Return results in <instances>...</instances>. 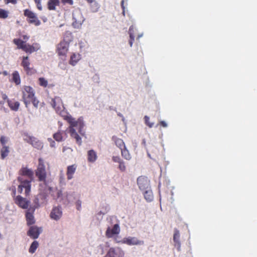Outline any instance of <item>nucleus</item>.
<instances>
[{
  "instance_id": "nucleus-60",
  "label": "nucleus",
  "mask_w": 257,
  "mask_h": 257,
  "mask_svg": "<svg viewBox=\"0 0 257 257\" xmlns=\"http://www.w3.org/2000/svg\"><path fill=\"white\" fill-rule=\"evenodd\" d=\"M145 143H146L145 141V140H143V144H145Z\"/></svg>"
},
{
  "instance_id": "nucleus-17",
  "label": "nucleus",
  "mask_w": 257,
  "mask_h": 257,
  "mask_svg": "<svg viewBox=\"0 0 257 257\" xmlns=\"http://www.w3.org/2000/svg\"><path fill=\"white\" fill-rule=\"evenodd\" d=\"M42 231V229L41 228H39L36 226H32L28 231V234L30 236L35 239L38 237Z\"/></svg>"
},
{
  "instance_id": "nucleus-32",
  "label": "nucleus",
  "mask_w": 257,
  "mask_h": 257,
  "mask_svg": "<svg viewBox=\"0 0 257 257\" xmlns=\"http://www.w3.org/2000/svg\"><path fill=\"white\" fill-rule=\"evenodd\" d=\"M22 64L24 68H25L26 69L29 68V66L30 65V63L28 61V56L23 57Z\"/></svg>"
},
{
  "instance_id": "nucleus-38",
  "label": "nucleus",
  "mask_w": 257,
  "mask_h": 257,
  "mask_svg": "<svg viewBox=\"0 0 257 257\" xmlns=\"http://www.w3.org/2000/svg\"><path fill=\"white\" fill-rule=\"evenodd\" d=\"M84 122L83 121L79 125H78V132L81 135V136H84L85 135V131L83 130V126H84Z\"/></svg>"
},
{
  "instance_id": "nucleus-44",
  "label": "nucleus",
  "mask_w": 257,
  "mask_h": 257,
  "mask_svg": "<svg viewBox=\"0 0 257 257\" xmlns=\"http://www.w3.org/2000/svg\"><path fill=\"white\" fill-rule=\"evenodd\" d=\"M113 240H114L116 242H121L122 243L123 239H121V237L118 236V234L114 235Z\"/></svg>"
},
{
  "instance_id": "nucleus-15",
  "label": "nucleus",
  "mask_w": 257,
  "mask_h": 257,
  "mask_svg": "<svg viewBox=\"0 0 257 257\" xmlns=\"http://www.w3.org/2000/svg\"><path fill=\"white\" fill-rule=\"evenodd\" d=\"M122 243H125L129 245H142L144 244V241L138 239V238L135 237H128L123 239Z\"/></svg>"
},
{
  "instance_id": "nucleus-35",
  "label": "nucleus",
  "mask_w": 257,
  "mask_h": 257,
  "mask_svg": "<svg viewBox=\"0 0 257 257\" xmlns=\"http://www.w3.org/2000/svg\"><path fill=\"white\" fill-rule=\"evenodd\" d=\"M39 84L41 86L43 87H46L48 85V81L47 80L43 77L40 78L39 79Z\"/></svg>"
},
{
  "instance_id": "nucleus-62",
  "label": "nucleus",
  "mask_w": 257,
  "mask_h": 257,
  "mask_svg": "<svg viewBox=\"0 0 257 257\" xmlns=\"http://www.w3.org/2000/svg\"><path fill=\"white\" fill-rule=\"evenodd\" d=\"M62 26H63V25H60L59 27H62Z\"/></svg>"
},
{
  "instance_id": "nucleus-43",
  "label": "nucleus",
  "mask_w": 257,
  "mask_h": 257,
  "mask_svg": "<svg viewBox=\"0 0 257 257\" xmlns=\"http://www.w3.org/2000/svg\"><path fill=\"white\" fill-rule=\"evenodd\" d=\"M54 138L57 141H60L62 140V137L60 134L59 133H56L53 136Z\"/></svg>"
},
{
  "instance_id": "nucleus-14",
  "label": "nucleus",
  "mask_w": 257,
  "mask_h": 257,
  "mask_svg": "<svg viewBox=\"0 0 257 257\" xmlns=\"http://www.w3.org/2000/svg\"><path fill=\"white\" fill-rule=\"evenodd\" d=\"M24 140L38 150H40L43 147V143L33 137H27L24 139Z\"/></svg>"
},
{
  "instance_id": "nucleus-10",
  "label": "nucleus",
  "mask_w": 257,
  "mask_h": 257,
  "mask_svg": "<svg viewBox=\"0 0 257 257\" xmlns=\"http://www.w3.org/2000/svg\"><path fill=\"white\" fill-rule=\"evenodd\" d=\"M47 202V195L44 194H39L37 195L34 200L35 208H38L46 204Z\"/></svg>"
},
{
  "instance_id": "nucleus-48",
  "label": "nucleus",
  "mask_w": 257,
  "mask_h": 257,
  "mask_svg": "<svg viewBox=\"0 0 257 257\" xmlns=\"http://www.w3.org/2000/svg\"><path fill=\"white\" fill-rule=\"evenodd\" d=\"M62 2L64 3H68L71 5H73V4L72 0H62Z\"/></svg>"
},
{
  "instance_id": "nucleus-19",
  "label": "nucleus",
  "mask_w": 257,
  "mask_h": 257,
  "mask_svg": "<svg viewBox=\"0 0 257 257\" xmlns=\"http://www.w3.org/2000/svg\"><path fill=\"white\" fill-rule=\"evenodd\" d=\"M16 203L20 207L26 209L29 206L30 202L21 196H18L16 199Z\"/></svg>"
},
{
  "instance_id": "nucleus-40",
  "label": "nucleus",
  "mask_w": 257,
  "mask_h": 257,
  "mask_svg": "<svg viewBox=\"0 0 257 257\" xmlns=\"http://www.w3.org/2000/svg\"><path fill=\"white\" fill-rule=\"evenodd\" d=\"M92 10L93 12H96L98 11L99 9V5L98 3L94 1L93 3L91 5Z\"/></svg>"
},
{
  "instance_id": "nucleus-33",
  "label": "nucleus",
  "mask_w": 257,
  "mask_h": 257,
  "mask_svg": "<svg viewBox=\"0 0 257 257\" xmlns=\"http://www.w3.org/2000/svg\"><path fill=\"white\" fill-rule=\"evenodd\" d=\"M13 81L16 83V84H19L20 83V79L19 74L16 72L13 73Z\"/></svg>"
},
{
  "instance_id": "nucleus-11",
  "label": "nucleus",
  "mask_w": 257,
  "mask_h": 257,
  "mask_svg": "<svg viewBox=\"0 0 257 257\" xmlns=\"http://www.w3.org/2000/svg\"><path fill=\"white\" fill-rule=\"evenodd\" d=\"M137 183L139 188L142 190L150 188V180L147 177L142 176L138 177Z\"/></svg>"
},
{
  "instance_id": "nucleus-28",
  "label": "nucleus",
  "mask_w": 257,
  "mask_h": 257,
  "mask_svg": "<svg viewBox=\"0 0 257 257\" xmlns=\"http://www.w3.org/2000/svg\"><path fill=\"white\" fill-rule=\"evenodd\" d=\"M9 152L10 150L8 146L3 147L1 151V158L2 159H5L7 156H8Z\"/></svg>"
},
{
  "instance_id": "nucleus-42",
  "label": "nucleus",
  "mask_w": 257,
  "mask_h": 257,
  "mask_svg": "<svg viewBox=\"0 0 257 257\" xmlns=\"http://www.w3.org/2000/svg\"><path fill=\"white\" fill-rule=\"evenodd\" d=\"M105 235L107 237H111L112 236V228L111 227L107 228Z\"/></svg>"
},
{
  "instance_id": "nucleus-1",
  "label": "nucleus",
  "mask_w": 257,
  "mask_h": 257,
  "mask_svg": "<svg viewBox=\"0 0 257 257\" xmlns=\"http://www.w3.org/2000/svg\"><path fill=\"white\" fill-rule=\"evenodd\" d=\"M64 118L70 124V126L68 128L69 132L70 134V136L72 138H74L76 140V142L79 146L82 144V140L81 137L76 132L74 127L78 126L81 123L83 122V120L81 118H78L77 120H75L74 118H72L69 115H62Z\"/></svg>"
},
{
  "instance_id": "nucleus-49",
  "label": "nucleus",
  "mask_w": 257,
  "mask_h": 257,
  "mask_svg": "<svg viewBox=\"0 0 257 257\" xmlns=\"http://www.w3.org/2000/svg\"><path fill=\"white\" fill-rule=\"evenodd\" d=\"M160 124L164 127H166L167 126V123L164 121H161L160 122Z\"/></svg>"
},
{
  "instance_id": "nucleus-37",
  "label": "nucleus",
  "mask_w": 257,
  "mask_h": 257,
  "mask_svg": "<svg viewBox=\"0 0 257 257\" xmlns=\"http://www.w3.org/2000/svg\"><path fill=\"white\" fill-rule=\"evenodd\" d=\"M144 119L146 124L149 127L151 128L153 126L154 123L150 121V118L149 116L146 115L144 117Z\"/></svg>"
},
{
  "instance_id": "nucleus-54",
  "label": "nucleus",
  "mask_w": 257,
  "mask_h": 257,
  "mask_svg": "<svg viewBox=\"0 0 257 257\" xmlns=\"http://www.w3.org/2000/svg\"><path fill=\"white\" fill-rule=\"evenodd\" d=\"M8 3H12L13 4H16L17 3L16 0H8Z\"/></svg>"
},
{
  "instance_id": "nucleus-47",
  "label": "nucleus",
  "mask_w": 257,
  "mask_h": 257,
  "mask_svg": "<svg viewBox=\"0 0 257 257\" xmlns=\"http://www.w3.org/2000/svg\"><path fill=\"white\" fill-rule=\"evenodd\" d=\"M48 140L50 143L51 147H54L55 146V142L54 141H53L52 139L51 138H49Z\"/></svg>"
},
{
  "instance_id": "nucleus-13",
  "label": "nucleus",
  "mask_w": 257,
  "mask_h": 257,
  "mask_svg": "<svg viewBox=\"0 0 257 257\" xmlns=\"http://www.w3.org/2000/svg\"><path fill=\"white\" fill-rule=\"evenodd\" d=\"M24 15L30 19L29 22L30 23L34 24L37 26L40 25V21L37 19L36 14L32 11L26 10L24 12Z\"/></svg>"
},
{
  "instance_id": "nucleus-61",
  "label": "nucleus",
  "mask_w": 257,
  "mask_h": 257,
  "mask_svg": "<svg viewBox=\"0 0 257 257\" xmlns=\"http://www.w3.org/2000/svg\"><path fill=\"white\" fill-rule=\"evenodd\" d=\"M52 190V188L51 187H50L49 188V190L51 191Z\"/></svg>"
},
{
  "instance_id": "nucleus-58",
  "label": "nucleus",
  "mask_w": 257,
  "mask_h": 257,
  "mask_svg": "<svg viewBox=\"0 0 257 257\" xmlns=\"http://www.w3.org/2000/svg\"><path fill=\"white\" fill-rule=\"evenodd\" d=\"M10 207V206L9 205H7V208H8L9 210H10V208H9Z\"/></svg>"
},
{
  "instance_id": "nucleus-52",
  "label": "nucleus",
  "mask_w": 257,
  "mask_h": 257,
  "mask_svg": "<svg viewBox=\"0 0 257 257\" xmlns=\"http://www.w3.org/2000/svg\"><path fill=\"white\" fill-rule=\"evenodd\" d=\"M111 249H109V250L108 251V253L107 254H106V255L105 256V257H112V253H111Z\"/></svg>"
},
{
  "instance_id": "nucleus-59",
  "label": "nucleus",
  "mask_w": 257,
  "mask_h": 257,
  "mask_svg": "<svg viewBox=\"0 0 257 257\" xmlns=\"http://www.w3.org/2000/svg\"><path fill=\"white\" fill-rule=\"evenodd\" d=\"M141 36H142V35H139L138 37V39H139Z\"/></svg>"
},
{
  "instance_id": "nucleus-21",
  "label": "nucleus",
  "mask_w": 257,
  "mask_h": 257,
  "mask_svg": "<svg viewBox=\"0 0 257 257\" xmlns=\"http://www.w3.org/2000/svg\"><path fill=\"white\" fill-rule=\"evenodd\" d=\"M97 158L96 153L93 150H89L87 152V160L90 163H94Z\"/></svg>"
},
{
  "instance_id": "nucleus-23",
  "label": "nucleus",
  "mask_w": 257,
  "mask_h": 257,
  "mask_svg": "<svg viewBox=\"0 0 257 257\" xmlns=\"http://www.w3.org/2000/svg\"><path fill=\"white\" fill-rule=\"evenodd\" d=\"M144 193V197L148 202H151L153 200L154 196L152 190L149 188L146 189Z\"/></svg>"
},
{
  "instance_id": "nucleus-56",
  "label": "nucleus",
  "mask_w": 257,
  "mask_h": 257,
  "mask_svg": "<svg viewBox=\"0 0 257 257\" xmlns=\"http://www.w3.org/2000/svg\"><path fill=\"white\" fill-rule=\"evenodd\" d=\"M86 1L88 2V3H89L91 4H92L93 3V2H94V0H86Z\"/></svg>"
},
{
  "instance_id": "nucleus-45",
  "label": "nucleus",
  "mask_w": 257,
  "mask_h": 257,
  "mask_svg": "<svg viewBox=\"0 0 257 257\" xmlns=\"http://www.w3.org/2000/svg\"><path fill=\"white\" fill-rule=\"evenodd\" d=\"M31 102H32L33 105L34 107L37 108L38 106V104L39 103V101L35 98L34 97L32 100Z\"/></svg>"
},
{
  "instance_id": "nucleus-50",
  "label": "nucleus",
  "mask_w": 257,
  "mask_h": 257,
  "mask_svg": "<svg viewBox=\"0 0 257 257\" xmlns=\"http://www.w3.org/2000/svg\"><path fill=\"white\" fill-rule=\"evenodd\" d=\"M121 8L123 10V14L124 15V0H122L121 2Z\"/></svg>"
},
{
  "instance_id": "nucleus-7",
  "label": "nucleus",
  "mask_w": 257,
  "mask_h": 257,
  "mask_svg": "<svg viewBox=\"0 0 257 257\" xmlns=\"http://www.w3.org/2000/svg\"><path fill=\"white\" fill-rule=\"evenodd\" d=\"M114 142L116 146L120 150L122 157L127 160H130L131 155L126 149L123 140L120 139H116Z\"/></svg>"
},
{
  "instance_id": "nucleus-39",
  "label": "nucleus",
  "mask_w": 257,
  "mask_h": 257,
  "mask_svg": "<svg viewBox=\"0 0 257 257\" xmlns=\"http://www.w3.org/2000/svg\"><path fill=\"white\" fill-rule=\"evenodd\" d=\"M120 231V228L118 224H116L113 225V238H114V235L118 234Z\"/></svg>"
},
{
  "instance_id": "nucleus-55",
  "label": "nucleus",
  "mask_w": 257,
  "mask_h": 257,
  "mask_svg": "<svg viewBox=\"0 0 257 257\" xmlns=\"http://www.w3.org/2000/svg\"><path fill=\"white\" fill-rule=\"evenodd\" d=\"M7 97H7V96L6 94H3V98L4 99H7Z\"/></svg>"
},
{
  "instance_id": "nucleus-46",
  "label": "nucleus",
  "mask_w": 257,
  "mask_h": 257,
  "mask_svg": "<svg viewBox=\"0 0 257 257\" xmlns=\"http://www.w3.org/2000/svg\"><path fill=\"white\" fill-rule=\"evenodd\" d=\"M35 3L37 4V8L39 10H42V7L41 5V2L40 0H35Z\"/></svg>"
},
{
  "instance_id": "nucleus-57",
  "label": "nucleus",
  "mask_w": 257,
  "mask_h": 257,
  "mask_svg": "<svg viewBox=\"0 0 257 257\" xmlns=\"http://www.w3.org/2000/svg\"><path fill=\"white\" fill-rule=\"evenodd\" d=\"M4 74L5 75H7L8 74L7 72V71H4Z\"/></svg>"
},
{
  "instance_id": "nucleus-36",
  "label": "nucleus",
  "mask_w": 257,
  "mask_h": 257,
  "mask_svg": "<svg viewBox=\"0 0 257 257\" xmlns=\"http://www.w3.org/2000/svg\"><path fill=\"white\" fill-rule=\"evenodd\" d=\"M8 17V12L0 9V18L6 19Z\"/></svg>"
},
{
  "instance_id": "nucleus-8",
  "label": "nucleus",
  "mask_w": 257,
  "mask_h": 257,
  "mask_svg": "<svg viewBox=\"0 0 257 257\" xmlns=\"http://www.w3.org/2000/svg\"><path fill=\"white\" fill-rule=\"evenodd\" d=\"M70 41H71L70 39H64L58 45L57 51L59 56H65L68 50Z\"/></svg>"
},
{
  "instance_id": "nucleus-24",
  "label": "nucleus",
  "mask_w": 257,
  "mask_h": 257,
  "mask_svg": "<svg viewBox=\"0 0 257 257\" xmlns=\"http://www.w3.org/2000/svg\"><path fill=\"white\" fill-rule=\"evenodd\" d=\"M21 172L22 175L29 177L31 179V180L33 179V172L31 170L26 168H24L22 169Z\"/></svg>"
},
{
  "instance_id": "nucleus-16",
  "label": "nucleus",
  "mask_w": 257,
  "mask_h": 257,
  "mask_svg": "<svg viewBox=\"0 0 257 257\" xmlns=\"http://www.w3.org/2000/svg\"><path fill=\"white\" fill-rule=\"evenodd\" d=\"M62 215V211L60 207H54L50 213V217L51 219L56 221L59 220Z\"/></svg>"
},
{
  "instance_id": "nucleus-12",
  "label": "nucleus",
  "mask_w": 257,
  "mask_h": 257,
  "mask_svg": "<svg viewBox=\"0 0 257 257\" xmlns=\"http://www.w3.org/2000/svg\"><path fill=\"white\" fill-rule=\"evenodd\" d=\"M113 162L115 167L121 172H124L126 170L127 165L125 162L118 157H113Z\"/></svg>"
},
{
  "instance_id": "nucleus-5",
  "label": "nucleus",
  "mask_w": 257,
  "mask_h": 257,
  "mask_svg": "<svg viewBox=\"0 0 257 257\" xmlns=\"http://www.w3.org/2000/svg\"><path fill=\"white\" fill-rule=\"evenodd\" d=\"M35 97L34 92L32 88L30 86H25L23 91V100L28 107V105L31 102V100Z\"/></svg>"
},
{
  "instance_id": "nucleus-25",
  "label": "nucleus",
  "mask_w": 257,
  "mask_h": 257,
  "mask_svg": "<svg viewBox=\"0 0 257 257\" xmlns=\"http://www.w3.org/2000/svg\"><path fill=\"white\" fill-rule=\"evenodd\" d=\"M59 4L58 0H49L48 2V9L50 10H55V7Z\"/></svg>"
},
{
  "instance_id": "nucleus-34",
  "label": "nucleus",
  "mask_w": 257,
  "mask_h": 257,
  "mask_svg": "<svg viewBox=\"0 0 257 257\" xmlns=\"http://www.w3.org/2000/svg\"><path fill=\"white\" fill-rule=\"evenodd\" d=\"M74 202L76 209L78 211H80L81 209L82 201L80 199V196L74 201Z\"/></svg>"
},
{
  "instance_id": "nucleus-4",
  "label": "nucleus",
  "mask_w": 257,
  "mask_h": 257,
  "mask_svg": "<svg viewBox=\"0 0 257 257\" xmlns=\"http://www.w3.org/2000/svg\"><path fill=\"white\" fill-rule=\"evenodd\" d=\"M36 175L39 181L45 182L46 178V166L45 161L42 158L39 159V164L36 172Z\"/></svg>"
},
{
  "instance_id": "nucleus-41",
  "label": "nucleus",
  "mask_w": 257,
  "mask_h": 257,
  "mask_svg": "<svg viewBox=\"0 0 257 257\" xmlns=\"http://www.w3.org/2000/svg\"><path fill=\"white\" fill-rule=\"evenodd\" d=\"M7 142H8V139L6 137L2 136L1 138L0 143H1V144L2 147H5V146H7L6 145Z\"/></svg>"
},
{
  "instance_id": "nucleus-6",
  "label": "nucleus",
  "mask_w": 257,
  "mask_h": 257,
  "mask_svg": "<svg viewBox=\"0 0 257 257\" xmlns=\"http://www.w3.org/2000/svg\"><path fill=\"white\" fill-rule=\"evenodd\" d=\"M73 22L72 26L75 28L79 29L84 22L85 19L80 10H75L73 13Z\"/></svg>"
},
{
  "instance_id": "nucleus-9",
  "label": "nucleus",
  "mask_w": 257,
  "mask_h": 257,
  "mask_svg": "<svg viewBox=\"0 0 257 257\" xmlns=\"http://www.w3.org/2000/svg\"><path fill=\"white\" fill-rule=\"evenodd\" d=\"M19 180L21 182V184L18 187V192L22 194L24 190V194L25 195H29L31 191L30 182L29 181H22L20 178H19Z\"/></svg>"
},
{
  "instance_id": "nucleus-31",
  "label": "nucleus",
  "mask_w": 257,
  "mask_h": 257,
  "mask_svg": "<svg viewBox=\"0 0 257 257\" xmlns=\"http://www.w3.org/2000/svg\"><path fill=\"white\" fill-rule=\"evenodd\" d=\"M38 246V242L37 241H33L29 248V252L31 253H33L35 251Z\"/></svg>"
},
{
  "instance_id": "nucleus-51",
  "label": "nucleus",
  "mask_w": 257,
  "mask_h": 257,
  "mask_svg": "<svg viewBox=\"0 0 257 257\" xmlns=\"http://www.w3.org/2000/svg\"><path fill=\"white\" fill-rule=\"evenodd\" d=\"M66 151L71 152H72V150L70 149V148L64 147L63 148V152H65Z\"/></svg>"
},
{
  "instance_id": "nucleus-29",
  "label": "nucleus",
  "mask_w": 257,
  "mask_h": 257,
  "mask_svg": "<svg viewBox=\"0 0 257 257\" xmlns=\"http://www.w3.org/2000/svg\"><path fill=\"white\" fill-rule=\"evenodd\" d=\"M124 252L119 248L113 249V257H123Z\"/></svg>"
},
{
  "instance_id": "nucleus-53",
  "label": "nucleus",
  "mask_w": 257,
  "mask_h": 257,
  "mask_svg": "<svg viewBox=\"0 0 257 257\" xmlns=\"http://www.w3.org/2000/svg\"><path fill=\"white\" fill-rule=\"evenodd\" d=\"M23 39L25 40L24 41L26 42L27 40H28L29 38V37L27 35L23 36Z\"/></svg>"
},
{
  "instance_id": "nucleus-22",
  "label": "nucleus",
  "mask_w": 257,
  "mask_h": 257,
  "mask_svg": "<svg viewBox=\"0 0 257 257\" xmlns=\"http://www.w3.org/2000/svg\"><path fill=\"white\" fill-rule=\"evenodd\" d=\"M128 34L130 35L129 44L130 46L132 47L134 42L135 37V28L133 26H131L130 27L128 30Z\"/></svg>"
},
{
  "instance_id": "nucleus-20",
  "label": "nucleus",
  "mask_w": 257,
  "mask_h": 257,
  "mask_svg": "<svg viewBox=\"0 0 257 257\" xmlns=\"http://www.w3.org/2000/svg\"><path fill=\"white\" fill-rule=\"evenodd\" d=\"M77 166L75 164H73L71 166H69L67 168V177L68 180H71L73 177V175L76 171Z\"/></svg>"
},
{
  "instance_id": "nucleus-30",
  "label": "nucleus",
  "mask_w": 257,
  "mask_h": 257,
  "mask_svg": "<svg viewBox=\"0 0 257 257\" xmlns=\"http://www.w3.org/2000/svg\"><path fill=\"white\" fill-rule=\"evenodd\" d=\"M26 217L29 224H32L34 223V219L33 214L30 212H27Z\"/></svg>"
},
{
  "instance_id": "nucleus-18",
  "label": "nucleus",
  "mask_w": 257,
  "mask_h": 257,
  "mask_svg": "<svg viewBox=\"0 0 257 257\" xmlns=\"http://www.w3.org/2000/svg\"><path fill=\"white\" fill-rule=\"evenodd\" d=\"M173 241L174 242V245L177 247L178 250H180L181 242L180 241V232L179 231L175 229L173 236Z\"/></svg>"
},
{
  "instance_id": "nucleus-3",
  "label": "nucleus",
  "mask_w": 257,
  "mask_h": 257,
  "mask_svg": "<svg viewBox=\"0 0 257 257\" xmlns=\"http://www.w3.org/2000/svg\"><path fill=\"white\" fill-rule=\"evenodd\" d=\"M14 43L17 46L18 49H21L27 53L30 54L37 51L40 49V46L38 44H34L31 45L25 43V42L18 39H15L13 40Z\"/></svg>"
},
{
  "instance_id": "nucleus-26",
  "label": "nucleus",
  "mask_w": 257,
  "mask_h": 257,
  "mask_svg": "<svg viewBox=\"0 0 257 257\" xmlns=\"http://www.w3.org/2000/svg\"><path fill=\"white\" fill-rule=\"evenodd\" d=\"M80 58L81 56L79 54H73L71 57L70 64L74 66Z\"/></svg>"
},
{
  "instance_id": "nucleus-27",
  "label": "nucleus",
  "mask_w": 257,
  "mask_h": 257,
  "mask_svg": "<svg viewBox=\"0 0 257 257\" xmlns=\"http://www.w3.org/2000/svg\"><path fill=\"white\" fill-rule=\"evenodd\" d=\"M8 102L9 106L12 110L17 111L18 109L20 106L19 102L8 100Z\"/></svg>"
},
{
  "instance_id": "nucleus-2",
  "label": "nucleus",
  "mask_w": 257,
  "mask_h": 257,
  "mask_svg": "<svg viewBox=\"0 0 257 257\" xmlns=\"http://www.w3.org/2000/svg\"><path fill=\"white\" fill-rule=\"evenodd\" d=\"M79 196L76 192L72 190L66 191L63 194L61 191L57 192L58 198L61 197L63 203L66 205L73 204Z\"/></svg>"
}]
</instances>
